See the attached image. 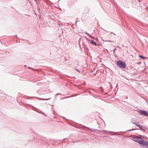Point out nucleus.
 I'll return each instance as SVG.
<instances>
[{"label":"nucleus","instance_id":"9","mask_svg":"<svg viewBox=\"0 0 148 148\" xmlns=\"http://www.w3.org/2000/svg\"><path fill=\"white\" fill-rule=\"evenodd\" d=\"M85 38H86L87 40H88V39L87 38H86V37H85Z\"/></svg>","mask_w":148,"mask_h":148},{"label":"nucleus","instance_id":"2","mask_svg":"<svg viewBox=\"0 0 148 148\" xmlns=\"http://www.w3.org/2000/svg\"><path fill=\"white\" fill-rule=\"evenodd\" d=\"M117 64L119 68H124L126 66L125 63L121 61H118L117 62Z\"/></svg>","mask_w":148,"mask_h":148},{"label":"nucleus","instance_id":"5","mask_svg":"<svg viewBox=\"0 0 148 148\" xmlns=\"http://www.w3.org/2000/svg\"><path fill=\"white\" fill-rule=\"evenodd\" d=\"M90 43L92 44L95 45L97 46V44L95 42H94L93 40H92L90 41Z\"/></svg>","mask_w":148,"mask_h":148},{"label":"nucleus","instance_id":"7","mask_svg":"<svg viewBox=\"0 0 148 148\" xmlns=\"http://www.w3.org/2000/svg\"><path fill=\"white\" fill-rule=\"evenodd\" d=\"M139 56L140 58H143V59H144V58H144V57H143V56H140V55H139Z\"/></svg>","mask_w":148,"mask_h":148},{"label":"nucleus","instance_id":"4","mask_svg":"<svg viewBox=\"0 0 148 148\" xmlns=\"http://www.w3.org/2000/svg\"><path fill=\"white\" fill-rule=\"evenodd\" d=\"M137 126H138L139 127L140 129L141 130L143 131H145L146 129L145 127H143L142 126H140L139 125H137Z\"/></svg>","mask_w":148,"mask_h":148},{"label":"nucleus","instance_id":"8","mask_svg":"<svg viewBox=\"0 0 148 148\" xmlns=\"http://www.w3.org/2000/svg\"><path fill=\"white\" fill-rule=\"evenodd\" d=\"M133 123L134 124H135V125H137H137H138V124H137V123H136V122H134V123Z\"/></svg>","mask_w":148,"mask_h":148},{"label":"nucleus","instance_id":"3","mask_svg":"<svg viewBox=\"0 0 148 148\" xmlns=\"http://www.w3.org/2000/svg\"><path fill=\"white\" fill-rule=\"evenodd\" d=\"M140 114L145 116H148V112L145 111L140 110L138 111Z\"/></svg>","mask_w":148,"mask_h":148},{"label":"nucleus","instance_id":"6","mask_svg":"<svg viewBox=\"0 0 148 148\" xmlns=\"http://www.w3.org/2000/svg\"><path fill=\"white\" fill-rule=\"evenodd\" d=\"M85 33L86 34H87V35H88L89 36H90L92 38L94 39V38L93 36H91V35H90L88 33H86V32Z\"/></svg>","mask_w":148,"mask_h":148},{"label":"nucleus","instance_id":"1","mask_svg":"<svg viewBox=\"0 0 148 148\" xmlns=\"http://www.w3.org/2000/svg\"><path fill=\"white\" fill-rule=\"evenodd\" d=\"M133 140L140 144L148 146V142L144 141L143 139L139 137L136 136L133 138Z\"/></svg>","mask_w":148,"mask_h":148}]
</instances>
